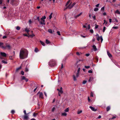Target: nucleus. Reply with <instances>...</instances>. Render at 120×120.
<instances>
[{
	"instance_id": "nucleus-1",
	"label": "nucleus",
	"mask_w": 120,
	"mask_h": 120,
	"mask_svg": "<svg viewBox=\"0 0 120 120\" xmlns=\"http://www.w3.org/2000/svg\"><path fill=\"white\" fill-rule=\"evenodd\" d=\"M28 51L26 49H21L19 53V58L21 59H24L27 57Z\"/></svg>"
},
{
	"instance_id": "nucleus-2",
	"label": "nucleus",
	"mask_w": 120,
	"mask_h": 120,
	"mask_svg": "<svg viewBox=\"0 0 120 120\" xmlns=\"http://www.w3.org/2000/svg\"><path fill=\"white\" fill-rule=\"evenodd\" d=\"M7 48L10 50L11 49V47L9 44L6 43L5 44V46H2V49H5Z\"/></svg>"
},
{
	"instance_id": "nucleus-58",
	"label": "nucleus",
	"mask_w": 120,
	"mask_h": 120,
	"mask_svg": "<svg viewBox=\"0 0 120 120\" xmlns=\"http://www.w3.org/2000/svg\"><path fill=\"white\" fill-rule=\"evenodd\" d=\"M116 117V116H113L111 118V119H113L115 118Z\"/></svg>"
},
{
	"instance_id": "nucleus-48",
	"label": "nucleus",
	"mask_w": 120,
	"mask_h": 120,
	"mask_svg": "<svg viewBox=\"0 0 120 120\" xmlns=\"http://www.w3.org/2000/svg\"><path fill=\"white\" fill-rule=\"evenodd\" d=\"M80 68H79L77 70V72L79 73V71H80Z\"/></svg>"
},
{
	"instance_id": "nucleus-7",
	"label": "nucleus",
	"mask_w": 120,
	"mask_h": 120,
	"mask_svg": "<svg viewBox=\"0 0 120 120\" xmlns=\"http://www.w3.org/2000/svg\"><path fill=\"white\" fill-rule=\"evenodd\" d=\"M96 39L98 41H99L100 40V39L101 42H102L103 40L102 37L101 36H100V38L99 36H98V37H96Z\"/></svg>"
},
{
	"instance_id": "nucleus-9",
	"label": "nucleus",
	"mask_w": 120,
	"mask_h": 120,
	"mask_svg": "<svg viewBox=\"0 0 120 120\" xmlns=\"http://www.w3.org/2000/svg\"><path fill=\"white\" fill-rule=\"evenodd\" d=\"M89 108L93 111H96L97 110L96 109H95L94 107L91 106H90Z\"/></svg>"
},
{
	"instance_id": "nucleus-34",
	"label": "nucleus",
	"mask_w": 120,
	"mask_h": 120,
	"mask_svg": "<svg viewBox=\"0 0 120 120\" xmlns=\"http://www.w3.org/2000/svg\"><path fill=\"white\" fill-rule=\"evenodd\" d=\"M82 112V110H80V111H78L77 112V114H79L81 113Z\"/></svg>"
},
{
	"instance_id": "nucleus-13",
	"label": "nucleus",
	"mask_w": 120,
	"mask_h": 120,
	"mask_svg": "<svg viewBox=\"0 0 120 120\" xmlns=\"http://www.w3.org/2000/svg\"><path fill=\"white\" fill-rule=\"evenodd\" d=\"M92 47L93 48V49H94V51H97V49L96 48V46L95 45H93Z\"/></svg>"
},
{
	"instance_id": "nucleus-18",
	"label": "nucleus",
	"mask_w": 120,
	"mask_h": 120,
	"mask_svg": "<svg viewBox=\"0 0 120 120\" xmlns=\"http://www.w3.org/2000/svg\"><path fill=\"white\" fill-rule=\"evenodd\" d=\"M39 51V50L38 49V48H35L34 51L35 52L37 53V52Z\"/></svg>"
},
{
	"instance_id": "nucleus-23",
	"label": "nucleus",
	"mask_w": 120,
	"mask_h": 120,
	"mask_svg": "<svg viewBox=\"0 0 120 120\" xmlns=\"http://www.w3.org/2000/svg\"><path fill=\"white\" fill-rule=\"evenodd\" d=\"M46 43L47 44H48L50 43V42L47 39H46Z\"/></svg>"
},
{
	"instance_id": "nucleus-32",
	"label": "nucleus",
	"mask_w": 120,
	"mask_h": 120,
	"mask_svg": "<svg viewBox=\"0 0 120 120\" xmlns=\"http://www.w3.org/2000/svg\"><path fill=\"white\" fill-rule=\"evenodd\" d=\"M72 4H70L68 6V7H67V8H68V9H71V8H69L70 7H71V6Z\"/></svg>"
},
{
	"instance_id": "nucleus-61",
	"label": "nucleus",
	"mask_w": 120,
	"mask_h": 120,
	"mask_svg": "<svg viewBox=\"0 0 120 120\" xmlns=\"http://www.w3.org/2000/svg\"><path fill=\"white\" fill-rule=\"evenodd\" d=\"M99 4H98L95 5V6L97 7H99Z\"/></svg>"
},
{
	"instance_id": "nucleus-60",
	"label": "nucleus",
	"mask_w": 120,
	"mask_h": 120,
	"mask_svg": "<svg viewBox=\"0 0 120 120\" xmlns=\"http://www.w3.org/2000/svg\"><path fill=\"white\" fill-rule=\"evenodd\" d=\"M7 37L6 36H3V39H5L7 38Z\"/></svg>"
},
{
	"instance_id": "nucleus-39",
	"label": "nucleus",
	"mask_w": 120,
	"mask_h": 120,
	"mask_svg": "<svg viewBox=\"0 0 120 120\" xmlns=\"http://www.w3.org/2000/svg\"><path fill=\"white\" fill-rule=\"evenodd\" d=\"M118 26H113L112 27V28L115 29H117L118 28Z\"/></svg>"
},
{
	"instance_id": "nucleus-10",
	"label": "nucleus",
	"mask_w": 120,
	"mask_h": 120,
	"mask_svg": "<svg viewBox=\"0 0 120 120\" xmlns=\"http://www.w3.org/2000/svg\"><path fill=\"white\" fill-rule=\"evenodd\" d=\"M58 94L59 96H60L61 94H63V90H58Z\"/></svg>"
},
{
	"instance_id": "nucleus-50",
	"label": "nucleus",
	"mask_w": 120,
	"mask_h": 120,
	"mask_svg": "<svg viewBox=\"0 0 120 120\" xmlns=\"http://www.w3.org/2000/svg\"><path fill=\"white\" fill-rule=\"evenodd\" d=\"M26 78L24 76H22V80L25 79Z\"/></svg>"
},
{
	"instance_id": "nucleus-59",
	"label": "nucleus",
	"mask_w": 120,
	"mask_h": 120,
	"mask_svg": "<svg viewBox=\"0 0 120 120\" xmlns=\"http://www.w3.org/2000/svg\"><path fill=\"white\" fill-rule=\"evenodd\" d=\"M90 55V54L89 53H87L86 54V56H89Z\"/></svg>"
},
{
	"instance_id": "nucleus-29",
	"label": "nucleus",
	"mask_w": 120,
	"mask_h": 120,
	"mask_svg": "<svg viewBox=\"0 0 120 120\" xmlns=\"http://www.w3.org/2000/svg\"><path fill=\"white\" fill-rule=\"evenodd\" d=\"M37 115H38V113H34L33 114V116L34 117H36V116Z\"/></svg>"
},
{
	"instance_id": "nucleus-52",
	"label": "nucleus",
	"mask_w": 120,
	"mask_h": 120,
	"mask_svg": "<svg viewBox=\"0 0 120 120\" xmlns=\"http://www.w3.org/2000/svg\"><path fill=\"white\" fill-rule=\"evenodd\" d=\"M86 81H84L82 82V83L83 84H85L86 83Z\"/></svg>"
},
{
	"instance_id": "nucleus-53",
	"label": "nucleus",
	"mask_w": 120,
	"mask_h": 120,
	"mask_svg": "<svg viewBox=\"0 0 120 120\" xmlns=\"http://www.w3.org/2000/svg\"><path fill=\"white\" fill-rule=\"evenodd\" d=\"M70 2V0H69L68 1L67 3L66 4V5H68L69 4V3Z\"/></svg>"
},
{
	"instance_id": "nucleus-19",
	"label": "nucleus",
	"mask_w": 120,
	"mask_h": 120,
	"mask_svg": "<svg viewBox=\"0 0 120 120\" xmlns=\"http://www.w3.org/2000/svg\"><path fill=\"white\" fill-rule=\"evenodd\" d=\"M2 62L4 64H7V61L6 60H3L2 61Z\"/></svg>"
},
{
	"instance_id": "nucleus-11",
	"label": "nucleus",
	"mask_w": 120,
	"mask_h": 120,
	"mask_svg": "<svg viewBox=\"0 0 120 120\" xmlns=\"http://www.w3.org/2000/svg\"><path fill=\"white\" fill-rule=\"evenodd\" d=\"M82 14V13L81 12L78 15H75L74 16V17L76 19L81 15Z\"/></svg>"
},
{
	"instance_id": "nucleus-35",
	"label": "nucleus",
	"mask_w": 120,
	"mask_h": 120,
	"mask_svg": "<svg viewBox=\"0 0 120 120\" xmlns=\"http://www.w3.org/2000/svg\"><path fill=\"white\" fill-rule=\"evenodd\" d=\"M69 111V108H67L66 109H65L64 110V111L65 112H68Z\"/></svg>"
},
{
	"instance_id": "nucleus-62",
	"label": "nucleus",
	"mask_w": 120,
	"mask_h": 120,
	"mask_svg": "<svg viewBox=\"0 0 120 120\" xmlns=\"http://www.w3.org/2000/svg\"><path fill=\"white\" fill-rule=\"evenodd\" d=\"M23 35L24 36H26V37H27V36H28V35L27 34H23Z\"/></svg>"
},
{
	"instance_id": "nucleus-40",
	"label": "nucleus",
	"mask_w": 120,
	"mask_h": 120,
	"mask_svg": "<svg viewBox=\"0 0 120 120\" xmlns=\"http://www.w3.org/2000/svg\"><path fill=\"white\" fill-rule=\"evenodd\" d=\"M106 27L105 26H104L103 28V32H104L106 29Z\"/></svg>"
},
{
	"instance_id": "nucleus-8",
	"label": "nucleus",
	"mask_w": 120,
	"mask_h": 120,
	"mask_svg": "<svg viewBox=\"0 0 120 120\" xmlns=\"http://www.w3.org/2000/svg\"><path fill=\"white\" fill-rule=\"evenodd\" d=\"M0 54L2 56L4 57H6L7 55L6 53L4 52H1Z\"/></svg>"
},
{
	"instance_id": "nucleus-20",
	"label": "nucleus",
	"mask_w": 120,
	"mask_h": 120,
	"mask_svg": "<svg viewBox=\"0 0 120 120\" xmlns=\"http://www.w3.org/2000/svg\"><path fill=\"white\" fill-rule=\"evenodd\" d=\"M25 31L26 32H27V34H29V32L30 31V30H29V29L27 28H26L25 29Z\"/></svg>"
},
{
	"instance_id": "nucleus-37",
	"label": "nucleus",
	"mask_w": 120,
	"mask_h": 120,
	"mask_svg": "<svg viewBox=\"0 0 120 120\" xmlns=\"http://www.w3.org/2000/svg\"><path fill=\"white\" fill-rule=\"evenodd\" d=\"M55 109H56V108H55V107H53L52 109V112H54V111L55 110Z\"/></svg>"
},
{
	"instance_id": "nucleus-47",
	"label": "nucleus",
	"mask_w": 120,
	"mask_h": 120,
	"mask_svg": "<svg viewBox=\"0 0 120 120\" xmlns=\"http://www.w3.org/2000/svg\"><path fill=\"white\" fill-rule=\"evenodd\" d=\"M31 22H32V21H31V19L29 20V23L30 25L31 24Z\"/></svg>"
},
{
	"instance_id": "nucleus-15",
	"label": "nucleus",
	"mask_w": 120,
	"mask_h": 120,
	"mask_svg": "<svg viewBox=\"0 0 120 120\" xmlns=\"http://www.w3.org/2000/svg\"><path fill=\"white\" fill-rule=\"evenodd\" d=\"M93 78L92 77H90V78L88 80V82H90L93 80Z\"/></svg>"
},
{
	"instance_id": "nucleus-26",
	"label": "nucleus",
	"mask_w": 120,
	"mask_h": 120,
	"mask_svg": "<svg viewBox=\"0 0 120 120\" xmlns=\"http://www.w3.org/2000/svg\"><path fill=\"white\" fill-rule=\"evenodd\" d=\"M62 115L63 116H66L67 115V114L65 112L62 113Z\"/></svg>"
},
{
	"instance_id": "nucleus-12",
	"label": "nucleus",
	"mask_w": 120,
	"mask_h": 120,
	"mask_svg": "<svg viewBox=\"0 0 120 120\" xmlns=\"http://www.w3.org/2000/svg\"><path fill=\"white\" fill-rule=\"evenodd\" d=\"M29 118L28 116L27 115H26L24 116V119L27 120Z\"/></svg>"
},
{
	"instance_id": "nucleus-64",
	"label": "nucleus",
	"mask_w": 120,
	"mask_h": 120,
	"mask_svg": "<svg viewBox=\"0 0 120 120\" xmlns=\"http://www.w3.org/2000/svg\"><path fill=\"white\" fill-rule=\"evenodd\" d=\"M76 54L78 55L79 56L80 55V54L78 52H77L76 53Z\"/></svg>"
},
{
	"instance_id": "nucleus-54",
	"label": "nucleus",
	"mask_w": 120,
	"mask_h": 120,
	"mask_svg": "<svg viewBox=\"0 0 120 120\" xmlns=\"http://www.w3.org/2000/svg\"><path fill=\"white\" fill-rule=\"evenodd\" d=\"M15 112V111L13 110H11V113L13 114H14V113Z\"/></svg>"
},
{
	"instance_id": "nucleus-17",
	"label": "nucleus",
	"mask_w": 120,
	"mask_h": 120,
	"mask_svg": "<svg viewBox=\"0 0 120 120\" xmlns=\"http://www.w3.org/2000/svg\"><path fill=\"white\" fill-rule=\"evenodd\" d=\"M115 21L117 23H115V24L116 25H117L118 24H119L120 22H119L118 20L116 19H115Z\"/></svg>"
},
{
	"instance_id": "nucleus-63",
	"label": "nucleus",
	"mask_w": 120,
	"mask_h": 120,
	"mask_svg": "<svg viewBox=\"0 0 120 120\" xmlns=\"http://www.w3.org/2000/svg\"><path fill=\"white\" fill-rule=\"evenodd\" d=\"M26 82H27L28 81V79L26 78L25 79Z\"/></svg>"
},
{
	"instance_id": "nucleus-55",
	"label": "nucleus",
	"mask_w": 120,
	"mask_h": 120,
	"mask_svg": "<svg viewBox=\"0 0 120 120\" xmlns=\"http://www.w3.org/2000/svg\"><path fill=\"white\" fill-rule=\"evenodd\" d=\"M37 19L38 20V21H39V22L40 20L39 17H37Z\"/></svg>"
},
{
	"instance_id": "nucleus-33",
	"label": "nucleus",
	"mask_w": 120,
	"mask_h": 120,
	"mask_svg": "<svg viewBox=\"0 0 120 120\" xmlns=\"http://www.w3.org/2000/svg\"><path fill=\"white\" fill-rule=\"evenodd\" d=\"M98 10V9L97 8H95L94 11H97Z\"/></svg>"
},
{
	"instance_id": "nucleus-14",
	"label": "nucleus",
	"mask_w": 120,
	"mask_h": 120,
	"mask_svg": "<svg viewBox=\"0 0 120 120\" xmlns=\"http://www.w3.org/2000/svg\"><path fill=\"white\" fill-rule=\"evenodd\" d=\"M115 13L116 14L120 15V12L119 10H116L115 12Z\"/></svg>"
},
{
	"instance_id": "nucleus-36",
	"label": "nucleus",
	"mask_w": 120,
	"mask_h": 120,
	"mask_svg": "<svg viewBox=\"0 0 120 120\" xmlns=\"http://www.w3.org/2000/svg\"><path fill=\"white\" fill-rule=\"evenodd\" d=\"M84 67L86 69H88L90 68V66H85Z\"/></svg>"
},
{
	"instance_id": "nucleus-43",
	"label": "nucleus",
	"mask_w": 120,
	"mask_h": 120,
	"mask_svg": "<svg viewBox=\"0 0 120 120\" xmlns=\"http://www.w3.org/2000/svg\"><path fill=\"white\" fill-rule=\"evenodd\" d=\"M93 95L94 94L93 93H92V92H91L90 94V96L91 97H93Z\"/></svg>"
},
{
	"instance_id": "nucleus-41",
	"label": "nucleus",
	"mask_w": 120,
	"mask_h": 120,
	"mask_svg": "<svg viewBox=\"0 0 120 120\" xmlns=\"http://www.w3.org/2000/svg\"><path fill=\"white\" fill-rule=\"evenodd\" d=\"M98 25H97L96 24H95V29H97L98 28Z\"/></svg>"
},
{
	"instance_id": "nucleus-57",
	"label": "nucleus",
	"mask_w": 120,
	"mask_h": 120,
	"mask_svg": "<svg viewBox=\"0 0 120 120\" xmlns=\"http://www.w3.org/2000/svg\"><path fill=\"white\" fill-rule=\"evenodd\" d=\"M21 73L22 75H24V72L22 71H21Z\"/></svg>"
},
{
	"instance_id": "nucleus-6",
	"label": "nucleus",
	"mask_w": 120,
	"mask_h": 120,
	"mask_svg": "<svg viewBox=\"0 0 120 120\" xmlns=\"http://www.w3.org/2000/svg\"><path fill=\"white\" fill-rule=\"evenodd\" d=\"M37 94L39 95V97L40 98L42 99L43 98V94L42 92H39Z\"/></svg>"
},
{
	"instance_id": "nucleus-21",
	"label": "nucleus",
	"mask_w": 120,
	"mask_h": 120,
	"mask_svg": "<svg viewBox=\"0 0 120 120\" xmlns=\"http://www.w3.org/2000/svg\"><path fill=\"white\" fill-rule=\"evenodd\" d=\"M48 31L50 34L52 33V30L50 29H49L48 30Z\"/></svg>"
},
{
	"instance_id": "nucleus-3",
	"label": "nucleus",
	"mask_w": 120,
	"mask_h": 120,
	"mask_svg": "<svg viewBox=\"0 0 120 120\" xmlns=\"http://www.w3.org/2000/svg\"><path fill=\"white\" fill-rule=\"evenodd\" d=\"M56 64V62L53 60H51L49 62L48 64L51 67H52L55 65Z\"/></svg>"
},
{
	"instance_id": "nucleus-25",
	"label": "nucleus",
	"mask_w": 120,
	"mask_h": 120,
	"mask_svg": "<svg viewBox=\"0 0 120 120\" xmlns=\"http://www.w3.org/2000/svg\"><path fill=\"white\" fill-rule=\"evenodd\" d=\"M29 36L30 37L33 38L35 36V35L33 34H30L29 35Z\"/></svg>"
},
{
	"instance_id": "nucleus-5",
	"label": "nucleus",
	"mask_w": 120,
	"mask_h": 120,
	"mask_svg": "<svg viewBox=\"0 0 120 120\" xmlns=\"http://www.w3.org/2000/svg\"><path fill=\"white\" fill-rule=\"evenodd\" d=\"M79 73L77 72L76 74V76H75V75H73V79L74 81H75L77 79L76 78H77L79 77Z\"/></svg>"
},
{
	"instance_id": "nucleus-30",
	"label": "nucleus",
	"mask_w": 120,
	"mask_h": 120,
	"mask_svg": "<svg viewBox=\"0 0 120 120\" xmlns=\"http://www.w3.org/2000/svg\"><path fill=\"white\" fill-rule=\"evenodd\" d=\"M52 13H51L50 15L49 16V18L50 19L52 17Z\"/></svg>"
},
{
	"instance_id": "nucleus-38",
	"label": "nucleus",
	"mask_w": 120,
	"mask_h": 120,
	"mask_svg": "<svg viewBox=\"0 0 120 120\" xmlns=\"http://www.w3.org/2000/svg\"><path fill=\"white\" fill-rule=\"evenodd\" d=\"M104 23H103V24H105V25H106V24H107V22H106V20H105V19L104 20Z\"/></svg>"
},
{
	"instance_id": "nucleus-45",
	"label": "nucleus",
	"mask_w": 120,
	"mask_h": 120,
	"mask_svg": "<svg viewBox=\"0 0 120 120\" xmlns=\"http://www.w3.org/2000/svg\"><path fill=\"white\" fill-rule=\"evenodd\" d=\"M90 32L92 33H93V30L92 29H91L90 30Z\"/></svg>"
},
{
	"instance_id": "nucleus-46",
	"label": "nucleus",
	"mask_w": 120,
	"mask_h": 120,
	"mask_svg": "<svg viewBox=\"0 0 120 120\" xmlns=\"http://www.w3.org/2000/svg\"><path fill=\"white\" fill-rule=\"evenodd\" d=\"M57 34L58 35H60V31H57Z\"/></svg>"
},
{
	"instance_id": "nucleus-27",
	"label": "nucleus",
	"mask_w": 120,
	"mask_h": 120,
	"mask_svg": "<svg viewBox=\"0 0 120 120\" xmlns=\"http://www.w3.org/2000/svg\"><path fill=\"white\" fill-rule=\"evenodd\" d=\"M3 43L2 42H0V47L2 48V46H4L3 45Z\"/></svg>"
},
{
	"instance_id": "nucleus-16",
	"label": "nucleus",
	"mask_w": 120,
	"mask_h": 120,
	"mask_svg": "<svg viewBox=\"0 0 120 120\" xmlns=\"http://www.w3.org/2000/svg\"><path fill=\"white\" fill-rule=\"evenodd\" d=\"M107 54L109 57H112V55L111 54L109 53L108 51H107Z\"/></svg>"
},
{
	"instance_id": "nucleus-22",
	"label": "nucleus",
	"mask_w": 120,
	"mask_h": 120,
	"mask_svg": "<svg viewBox=\"0 0 120 120\" xmlns=\"http://www.w3.org/2000/svg\"><path fill=\"white\" fill-rule=\"evenodd\" d=\"M40 43L43 46H45V44L43 42H42V41H40Z\"/></svg>"
},
{
	"instance_id": "nucleus-42",
	"label": "nucleus",
	"mask_w": 120,
	"mask_h": 120,
	"mask_svg": "<svg viewBox=\"0 0 120 120\" xmlns=\"http://www.w3.org/2000/svg\"><path fill=\"white\" fill-rule=\"evenodd\" d=\"M21 66H20L18 68L16 69V71H18L19 70V69H20L21 68Z\"/></svg>"
},
{
	"instance_id": "nucleus-44",
	"label": "nucleus",
	"mask_w": 120,
	"mask_h": 120,
	"mask_svg": "<svg viewBox=\"0 0 120 120\" xmlns=\"http://www.w3.org/2000/svg\"><path fill=\"white\" fill-rule=\"evenodd\" d=\"M104 9L105 8L104 7H103L101 8V11H104Z\"/></svg>"
},
{
	"instance_id": "nucleus-49",
	"label": "nucleus",
	"mask_w": 120,
	"mask_h": 120,
	"mask_svg": "<svg viewBox=\"0 0 120 120\" xmlns=\"http://www.w3.org/2000/svg\"><path fill=\"white\" fill-rule=\"evenodd\" d=\"M88 72L89 73H92L93 71H92L91 70H90L88 71Z\"/></svg>"
},
{
	"instance_id": "nucleus-31",
	"label": "nucleus",
	"mask_w": 120,
	"mask_h": 120,
	"mask_svg": "<svg viewBox=\"0 0 120 120\" xmlns=\"http://www.w3.org/2000/svg\"><path fill=\"white\" fill-rule=\"evenodd\" d=\"M75 3H74L72 4L71 7H70L69 8H71L75 5Z\"/></svg>"
},
{
	"instance_id": "nucleus-28",
	"label": "nucleus",
	"mask_w": 120,
	"mask_h": 120,
	"mask_svg": "<svg viewBox=\"0 0 120 120\" xmlns=\"http://www.w3.org/2000/svg\"><path fill=\"white\" fill-rule=\"evenodd\" d=\"M15 27L16 29L18 30H19L20 29V27L19 26H17Z\"/></svg>"
},
{
	"instance_id": "nucleus-51",
	"label": "nucleus",
	"mask_w": 120,
	"mask_h": 120,
	"mask_svg": "<svg viewBox=\"0 0 120 120\" xmlns=\"http://www.w3.org/2000/svg\"><path fill=\"white\" fill-rule=\"evenodd\" d=\"M90 25H88L87 26V29L88 30L90 29Z\"/></svg>"
},
{
	"instance_id": "nucleus-56",
	"label": "nucleus",
	"mask_w": 120,
	"mask_h": 120,
	"mask_svg": "<svg viewBox=\"0 0 120 120\" xmlns=\"http://www.w3.org/2000/svg\"><path fill=\"white\" fill-rule=\"evenodd\" d=\"M84 60L83 59H79V61H83Z\"/></svg>"
},
{
	"instance_id": "nucleus-4",
	"label": "nucleus",
	"mask_w": 120,
	"mask_h": 120,
	"mask_svg": "<svg viewBox=\"0 0 120 120\" xmlns=\"http://www.w3.org/2000/svg\"><path fill=\"white\" fill-rule=\"evenodd\" d=\"M46 17L45 16H43L41 18V20L39 22L40 24L44 25H45V19H46Z\"/></svg>"
},
{
	"instance_id": "nucleus-24",
	"label": "nucleus",
	"mask_w": 120,
	"mask_h": 120,
	"mask_svg": "<svg viewBox=\"0 0 120 120\" xmlns=\"http://www.w3.org/2000/svg\"><path fill=\"white\" fill-rule=\"evenodd\" d=\"M110 109V107L109 106L107 107L106 108L107 111H109Z\"/></svg>"
}]
</instances>
